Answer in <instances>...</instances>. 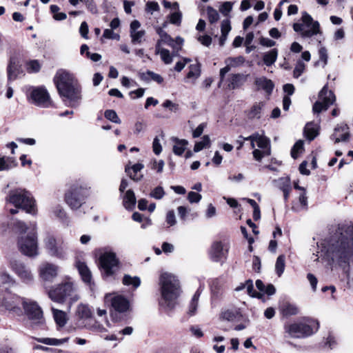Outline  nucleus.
<instances>
[{
  "instance_id": "obj_31",
  "label": "nucleus",
  "mask_w": 353,
  "mask_h": 353,
  "mask_svg": "<svg viewBox=\"0 0 353 353\" xmlns=\"http://www.w3.org/2000/svg\"><path fill=\"white\" fill-rule=\"evenodd\" d=\"M174 145L173 146V152L178 156H181L185 151L186 146L188 143L185 139H179L178 138H173Z\"/></svg>"
},
{
  "instance_id": "obj_55",
  "label": "nucleus",
  "mask_w": 353,
  "mask_h": 353,
  "mask_svg": "<svg viewBox=\"0 0 353 353\" xmlns=\"http://www.w3.org/2000/svg\"><path fill=\"white\" fill-rule=\"evenodd\" d=\"M182 14L179 11L172 13L170 16V22L174 25H180L181 23Z\"/></svg>"
},
{
  "instance_id": "obj_41",
  "label": "nucleus",
  "mask_w": 353,
  "mask_h": 353,
  "mask_svg": "<svg viewBox=\"0 0 353 353\" xmlns=\"http://www.w3.org/2000/svg\"><path fill=\"white\" fill-rule=\"evenodd\" d=\"M285 263L284 255H280L278 256L276 264L275 271L278 276H281L285 270Z\"/></svg>"
},
{
  "instance_id": "obj_47",
  "label": "nucleus",
  "mask_w": 353,
  "mask_h": 353,
  "mask_svg": "<svg viewBox=\"0 0 353 353\" xmlns=\"http://www.w3.org/2000/svg\"><path fill=\"white\" fill-rule=\"evenodd\" d=\"M145 34V31L143 30L132 32L130 33V37L132 38V42L133 43H140L142 41V39L143 38Z\"/></svg>"
},
{
  "instance_id": "obj_17",
  "label": "nucleus",
  "mask_w": 353,
  "mask_h": 353,
  "mask_svg": "<svg viewBox=\"0 0 353 353\" xmlns=\"http://www.w3.org/2000/svg\"><path fill=\"white\" fill-rule=\"evenodd\" d=\"M31 98L36 105L42 108H49L52 105L49 94L43 88L33 90L31 92Z\"/></svg>"
},
{
  "instance_id": "obj_35",
  "label": "nucleus",
  "mask_w": 353,
  "mask_h": 353,
  "mask_svg": "<svg viewBox=\"0 0 353 353\" xmlns=\"http://www.w3.org/2000/svg\"><path fill=\"white\" fill-rule=\"evenodd\" d=\"M68 337L63 338L61 339H57L54 338H41L37 339V341H39V343L48 345H60L68 342Z\"/></svg>"
},
{
  "instance_id": "obj_61",
  "label": "nucleus",
  "mask_w": 353,
  "mask_h": 353,
  "mask_svg": "<svg viewBox=\"0 0 353 353\" xmlns=\"http://www.w3.org/2000/svg\"><path fill=\"white\" fill-rule=\"evenodd\" d=\"M145 10L152 14L153 12L159 10V6L156 1H148L146 3Z\"/></svg>"
},
{
  "instance_id": "obj_45",
  "label": "nucleus",
  "mask_w": 353,
  "mask_h": 353,
  "mask_svg": "<svg viewBox=\"0 0 353 353\" xmlns=\"http://www.w3.org/2000/svg\"><path fill=\"white\" fill-rule=\"evenodd\" d=\"M105 117L110 121L115 123H121V120L119 118L117 112L113 110H107L104 113Z\"/></svg>"
},
{
  "instance_id": "obj_39",
  "label": "nucleus",
  "mask_w": 353,
  "mask_h": 353,
  "mask_svg": "<svg viewBox=\"0 0 353 353\" xmlns=\"http://www.w3.org/2000/svg\"><path fill=\"white\" fill-rule=\"evenodd\" d=\"M304 133L305 137L310 141L313 140L317 136V130L314 124L312 123H307L305 129Z\"/></svg>"
},
{
  "instance_id": "obj_15",
  "label": "nucleus",
  "mask_w": 353,
  "mask_h": 353,
  "mask_svg": "<svg viewBox=\"0 0 353 353\" xmlns=\"http://www.w3.org/2000/svg\"><path fill=\"white\" fill-rule=\"evenodd\" d=\"M104 301L105 303H110L114 310L120 313L126 312L130 307L128 299L121 295L107 294L104 297Z\"/></svg>"
},
{
  "instance_id": "obj_48",
  "label": "nucleus",
  "mask_w": 353,
  "mask_h": 353,
  "mask_svg": "<svg viewBox=\"0 0 353 353\" xmlns=\"http://www.w3.org/2000/svg\"><path fill=\"white\" fill-rule=\"evenodd\" d=\"M263 106V103L262 102L254 104L250 112V117L252 118L259 117Z\"/></svg>"
},
{
  "instance_id": "obj_25",
  "label": "nucleus",
  "mask_w": 353,
  "mask_h": 353,
  "mask_svg": "<svg viewBox=\"0 0 353 353\" xmlns=\"http://www.w3.org/2000/svg\"><path fill=\"white\" fill-rule=\"evenodd\" d=\"M255 85L258 90H263L268 94L272 93L274 86L273 82L265 77L256 78Z\"/></svg>"
},
{
  "instance_id": "obj_63",
  "label": "nucleus",
  "mask_w": 353,
  "mask_h": 353,
  "mask_svg": "<svg viewBox=\"0 0 353 353\" xmlns=\"http://www.w3.org/2000/svg\"><path fill=\"white\" fill-rule=\"evenodd\" d=\"M202 196L200 194L194 192H190L188 195V199L190 203H199L200 200L201 199Z\"/></svg>"
},
{
  "instance_id": "obj_53",
  "label": "nucleus",
  "mask_w": 353,
  "mask_h": 353,
  "mask_svg": "<svg viewBox=\"0 0 353 353\" xmlns=\"http://www.w3.org/2000/svg\"><path fill=\"white\" fill-rule=\"evenodd\" d=\"M41 65L38 61H30L27 63V70L28 72H37L39 71Z\"/></svg>"
},
{
  "instance_id": "obj_26",
  "label": "nucleus",
  "mask_w": 353,
  "mask_h": 353,
  "mask_svg": "<svg viewBox=\"0 0 353 353\" xmlns=\"http://www.w3.org/2000/svg\"><path fill=\"white\" fill-rule=\"evenodd\" d=\"M280 312L283 316L289 317L298 314L299 309L295 304L285 302L281 305Z\"/></svg>"
},
{
  "instance_id": "obj_18",
  "label": "nucleus",
  "mask_w": 353,
  "mask_h": 353,
  "mask_svg": "<svg viewBox=\"0 0 353 353\" xmlns=\"http://www.w3.org/2000/svg\"><path fill=\"white\" fill-rule=\"evenodd\" d=\"M301 19L305 28L307 29V31L304 32V37H312L320 32L319 23L314 21L309 14L303 12Z\"/></svg>"
},
{
  "instance_id": "obj_43",
  "label": "nucleus",
  "mask_w": 353,
  "mask_h": 353,
  "mask_svg": "<svg viewBox=\"0 0 353 353\" xmlns=\"http://www.w3.org/2000/svg\"><path fill=\"white\" fill-rule=\"evenodd\" d=\"M148 77L158 83H161L163 81V79L161 75L150 70L147 71L145 73L142 74L143 79H146Z\"/></svg>"
},
{
  "instance_id": "obj_40",
  "label": "nucleus",
  "mask_w": 353,
  "mask_h": 353,
  "mask_svg": "<svg viewBox=\"0 0 353 353\" xmlns=\"http://www.w3.org/2000/svg\"><path fill=\"white\" fill-rule=\"evenodd\" d=\"M319 60L315 63V65L322 63V67L325 68L327 64L328 54L325 47H321L319 50Z\"/></svg>"
},
{
  "instance_id": "obj_30",
  "label": "nucleus",
  "mask_w": 353,
  "mask_h": 353,
  "mask_svg": "<svg viewBox=\"0 0 353 353\" xmlns=\"http://www.w3.org/2000/svg\"><path fill=\"white\" fill-rule=\"evenodd\" d=\"M54 319L59 327H63L68 321L67 314L65 312L52 307Z\"/></svg>"
},
{
  "instance_id": "obj_24",
  "label": "nucleus",
  "mask_w": 353,
  "mask_h": 353,
  "mask_svg": "<svg viewBox=\"0 0 353 353\" xmlns=\"http://www.w3.org/2000/svg\"><path fill=\"white\" fill-rule=\"evenodd\" d=\"M220 317L223 320L233 322L240 321L242 318V315L239 310L231 308L222 311Z\"/></svg>"
},
{
  "instance_id": "obj_38",
  "label": "nucleus",
  "mask_w": 353,
  "mask_h": 353,
  "mask_svg": "<svg viewBox=\"0 0 353 353\" xmlns=\"http://www.w3.org/2000/svg\"><path fill=\"white\" fill-rule=\"evenodd\" d=\"M122 283L125 285H132L134 288H137L141 284V280L138 276L132 277L128 274H125Z\"/></svg>"
},
{
  "instance_id": "obj_7",
  "label": "nucleus",
  "mask_w": 353,
  "mask_h": 353,
  "mask_svg": "<svg viewBox=\"0 0 353 353\" xmlns=\"http://www.w3.org/2000/svg\"><path fill=\"white\" fill-rule=\"evenodd\" d=\"M319 328V324L317 321L307 319L302 322L285 324L284 332L286 337L303 339L312 336Z\"/></svg>"
},
{
  "instance_id": "obj_29",
  "label": "nucleus",
  "mask_w": 353,
  "mask_h": 353,
  "mask_svg": "<svg viewBox=\"0 0 353 353\" xmlns=\"http://www.w3.org/2000/svg\"><path fill=\"white\" fill-rule=\"evenodd\" d=\"M246 81V76L241 74L231 75L228 86L231 89H236L243 85Z\"/></svg>"
},
{
  "instance_id": "obj_56",
  "label": "nucleus",
  "mask_w": 353,
  "mask_h": 353,
  "mask_svg": "<svg viewBox=\"0 0 353 353\" xmlns=\"http://www.w3.org/2000/svg\"><path fill=\"white\" fill-rule=\"evenodd\" d=\"M162 106L165 108L169 109L171 112H176L179 110V105L177 103H173L170 100H165Z\"/></svg>"
},
{
  "instance_id": "obj_28",
  "label": "nucleus",
  "mask_w": 353,
  "mask_h": 353,
  "mask_svg": "<svg viewBox=\"0 0 353 353\" xmlns=\"http://www.w3.org/2000/svg\"><path fill=\"white\" fill-rule=\"evenodd\" d=\"M155 53L161 56V59L164 63L170 64L172 62L173 54H171L168 50L161 47V41H157L156 44Z\"/></svg>"
},
{
  "instance_id": "obj_60",
  "label": "nucleus",
  "mask_w": 353,
  "mask_h": 353,
  "mask_svg": "<svg viewBox=\"0 0 353 353\" xmlns=\"http://www.w3.org/2000/svg\"><path fill=\"white\" fill-rule=\"evenodd\" d=\"M307 279L310 284L312 291L316 292L318 283L317 278L313 274L308 273L307 274Z\"/></svg>"
},
{
  "instance_id": "obj_46",
  "label": "nucleus",
  "mask_w": 353,
  "mask_h": 353,
  "mask_svg": "<svg viewBox=\"0 0 353 353\" xmlns=\"http://www.w3.org/2000/svg\"><path fill=\"white\" fill-rule=\"evenodd\" d=\"M207 14L208 20L211 23H214L219 19L218 12L212 7L207 8Z\"/></svg>"
},
{
  "instance_id": "obj_27",
  "label": "nucleus",
  "mask_w": 353,
  "mask_h": 353,
  "mask_svg": "<svg viewBox=\"0 0 353 353\" xmlns=\"http://www.w3.org/2000/svg\"><path fill=\"white\" fill-rule=\"evenodd\" d=\"M245 139H256L257 146L261 150H266L270 149V140L263 135L259 134V133L253 134Z\"/></svg>"
},
{
  "instance_id": "obj_54",
  "label": "nucleus",
  "mask_w": 353,
  "mask_h": 353,
  "mask_svg": "<svg viewBox=\"0 0 353 353\" xmlns=\"http://www.w3.org/2000/svg\"><path fill=\"white\" fill-rule=\"evenodd\" d=\"M165 195V191L161 186H158L155 188L150 193V196L156 199H161Z\"/></svg>"
},
{
  "instance_id": "obj_12",
  "label": "nucleus",
  "mask_w": 353,
  "mask_h": 353,
  "mask_svg": "<svg viewBox=\"0 0 353 353\" xmlns=\"http://www.w3.org/2000/svg\"><path fill=\"white\" fill-rule=\"evenodd\" d=\"M45 248L49 255L59 259H65L67 254V245L61 240L52 236L45 239Z\"/></svg>"
},
{
  "instance_id": "obj_58",
  "label": "nucleus",
  "mask_w": 353,
  "mask_h": 353,
  "mask_svg": "<svg viewBox=\"0 0 353 353\" xmlns=\"http://www.w3.org/2000/svg\"><path fill=\"white\" fill-rule=\"evenodd\" d=\"M244 61V59L242 57H238L236 58H228L227 59L225 63H228L231 67L237 66Z\"/></svg>"
},
{
  "instance_id": "obj_37",
  "label": "nucleus",
  "mask_w": 353,
  "mask_h": 353,
  "mask_svg": "<svg viewBox=\"0 0 353 353\" xmlns=\"http://www.w3.org/2000/svg\"><path fill=\"white\" fill-rule=\"evenodd\" d=\"M200 292H199V290H198L195 294H194L192 300H191V302L190 303V305H189V309H188V313L190 315V316H193L196 314V310H197V307H198V302H199V297H200Z\"/></svg>"
},
{
  "instance_id": "obj_5",
  "label": "nucleus",
  "mask_w": 353,
  "mask_h": 353,
  "mask_svg": "<svg viewBox=\"0 0 353 353\" xmlns=\"http://www.w3.org/2000/svg\"><path fill=\"white\" fill-rule=\"evenodd\" d=\"M48 294L52 301L59 303L68 301L70 305H72L80 299L77 285L70 281L57 285L50 289Z\"/></svg>"
},
{
  "instance_id": "obj_13",
  "label": "nucleus",
  "mask_w": 353,
  "mask_h": 353,
  "mask_svg": "<svg viewBox=\"0 0 353 353\" xmlns=\"http://www.w3.org/2000/svg\"><path fill=\"white\" fill-rule=\"evenodd\" d=\"M10 269L19 278L22 283L31 284L34 281V274L30 268L21 261L12 260L10 262Z\"/></svg>"
},
{
  "instance_id": "obj_10",
  "label": "nucleus",
  "mask_w": 353,
  "mask_h": 353,
  "mask_svg": "<svg viewBox=\"0 0 353 353\" xmlns=\"http://www.w3.org/2000/svg\"><path fill=\"white\" fill-rule=\"evenodd\" d=\"M99 266L105 276L113 275L119 268V259L112 252H105L99 257Z\"/></svg>"
},
{
  "instance_id": "obj_4",
  "label": "nucleus",
  "mask_w": 353,
  "mask_h": 353,
  "mask_svg": "<svg viewBox=\"0 0 353 353\" xmlns=\"http://www.w3.org/2000/svg\"><path fill=\"white\" fill-rule=\"evenodd\" d=\"M17 226L24 234L30 230V228L22 221H19ZM31 230L28 234H23L19 238L17 245L23 254L29 257H35L39 255L35 223L31 224Z\"/></svg>"
},
{
  "instance_id": "obj_9",
  "label": "nucleus",
  "mask_w": 353,
  "mask_h": 353,
  "mask_svg": "<svg viewBox=\"0 0 353 353\" xmlns=\"http://www.w3.org/2000/svg\"><path fill=\"white\" fill-rule=\"evenodd\" d=\"M88 196L86 188L78 185H72L65 195L67 204L72 209H78L81 206L85 198Z\"/></svg>"
},
{
  "instance_id": "obj_64",
  "label": "nucleus",
  "mask_w": 353,
  "mask_h": 353,
  "mask_svg": "<svg viewBox=\"0 0 353 353\" xmlns=\"http://www.w3.org/2000/svg\"><path fill=\"white\" fill-rule=\"evenodd\" d=\"M163 34V37L161 39H160L158 41H161V44L163 43L168 45L170 47H174V39L167 33Z\"/></svg>"
},
{
  "instance_id": "obj_19",
  "label": "nucleus",
  "mask_w": 353,
  "mask_h": 353,
  "mask_svg": "<svg viewBox=\"0 0 353 353\" xmlns=\"http://www.w3.org/2000/svg\"><path fill=\"white\" fill-rule=\"evenodd\" d=\"M228 249L221 242H214L210 251V256L213 261L219 262L222 259H225L228 254Z\"/></svg>"
},
{
  "instance_id": "obj_52",
  "label": "nucleus",
  "mask_w": 353,
  "mask_h": 353,
  "mask_svg": "<svg viewBox=\"0 0 353 353\" xmlns=\"http://www.w3.org/2000/svg\"><path fill=\"white\" fill-rule=\"evenodd\" d=\"M79 1L83 3L87 9L92 13L97 14L98 12V9L94 0H79Z\"/></svg>"
},
{
  "instance_id": "obj_6",
  "label": "nucleus",
  "mask_w": 353,
  "mask_h": 353,
  "mask_svg": "<svg viewBox=\"0 0 353 353\" xmlns=\"http://www.w3.org/2000/svg\"><path fill=\"white\" fill-rule=\"evenodd\" d=\"M6 201L17 208H21L27 213L36 214L35 201L31 194L24 189L10 190L6 197Z\"/></svg>"
},
{
  "instance_id": "obj_22",
  "label": "nucleus",
  "mask_w": 353,
  "mask_h": 353,
  "mask_svg": "<svg viewBox=\"0 0 353 353\" xmlns=\"http://www.w3.org/2000/svg\"><path fill=\"white\" fill-rule=\"evenodd\" d=\"M76 267L79 271V274L81 275L83 281L88 285L91 289H92L94 283L92 281L91 271L88 268V265L84 262L79 261L76 263Z\"/></svg>"
},
{
  "instance_id": "obj_44",
  "label": "nucleus",
  "mask_w": 353,
  "mask_h": 353,
  "mask_svg": "<svg viewBox=\"0 0 353 353\" xmlns=\"http://www.w3.org/2000/svg\"><path fill=\"white\" fill-rule=\"evenodd\" d=\"M303 150V141L299 140L296 142V143L294 145V146L291 150L292 157L294 159H296L299 153L302 152Z\"/></svg>"
},
{
  "instance_id": "obj_62",
  "label": "nucleus",
  "mask_w": 353,
  "mask_h": 353,
  "mask_svg": "<svg viewBox=\"0 0 353 353\" xmlns=\"http://www.w3.org/2000/svg\"><path fill=\"white\" fill-rule=\"evenodd\" d=\"M146 124L143 121H137L134 123V134H139L145 128Z\"/></svg>"
},
{
  "instance_id": "obj_32",
  "label": "nucleus",
  "mask_w": 353,
  "mask_h": 353,
  "mask_svg": "<svg viewBox=\"0 0 353 353\" xmlns=\"http://www.w3.org/2000/svg\"><path fill=\"white\" fill-rule=\"evenodd\" d=\"M189 69L190 70L187 74L186 79H190L194 83L201 75V65L199 63L192 64L190 65Z\"/></svg>"
},
{
  "instance_id": "obj_34",
  "label": "nucleus",
  "mask_w": 353,
  "mask_h": 353,
  "mask_svg": "<svg viewBox=\"0 0 353 353\" xmlns=\"http://www.w3.org/2000/svg\"><path fill=\"white\" fill-rule=\"evenodd\" d=\"M77 315L80 319H89L92 316V312L89 306L86 304L81 303L77 306Z\"/></svg>"
},
{
  "instance_id": "obj_20",
  "label": "nucleus",
  "mask_w": 353,
  "mask_h": 353,
  "mask_svg": "<svg viewBox=\"0 0 353 353\" xmlns=\"http://www.w3.org/2000/svg\"><path fill=\"white\" fill-rule=\"evenodd\" d=\"M350 137V129L347 124L341 123L337 125L334 129V132L330 136V139L334 143L341 141H347Z\"/></svg>"
},
{
  "instance_id": "obj_36",
  "label": "nucleus",
  "mask_w": 353,
  "mask_h": 353,
  "mask_svg": "<svg viewBox=\"0 0 353 353\" xmlns=\"http://www.w3.org/2000/svg\"><path fill=\"white\" fill-rule=\"evenodd\" d=\"M278 56V51L276 49H272L270 52L265 53L263 55V62L267 66H270L274 63L276 61Z\"/></svg>"
},
{
  "instance_id": "obj_11",
  "label": "nucleus",
  "mask_w": 353,
  "mask_h": 353,
  "mask_svg": "<svg viewBox=\"0 0 353 353\" xmlns=\"http://www.w3.org/2000/svg\"><path fill=\"white\" fill-rule=\"evenodd\" d=\"M23 307L25 314L32 324L41 325L44 323L43 311L37 302L25 299Z\"/></svg>"
},
{
  "instance_id": "obj_57",
  "label": "nucleus",
  "mask_w": 353,
  "mask_h": 353,
  "mask_svg": "<svg viewBox=\"0 0 353 353\" xmlns=\"http://www.w3.org/2000/svg\"><path fill=\"white\" fill-rule=\"evenodd\" d=\"M232 3L230 1L224 2L219 8L220 12L225 16H227L232 9Z\"/></svg>"
},
{
  "instance_id": "obj_16",
  "label": "nucleus",
  "mask_w": 353,
  "mask_h": 353,
  "mask_svg": "<svg viewBox=\"0 0 353 353\" xmlns=\"http://www.w3.org/2000/svg\"><path fill=\"white\" fill-rule=\"evenodd\" d=\"M38 272L39 277L43 281L52 282L58 275L59 266L52 263L43 262L39 265Z\"/></svg>"
},
{
  "instance_id": "obj_59",
  "label": "nucleus",
  "mask_w": 353,
  "mask_h": 353,
  "mask_svg": "<svg viewBox=\"0 0 353 353\" xmlns=\"http://www.w3.org/2000/svg\"><path fill=\"white\" fill-rule=\"evenodd\" d=\"M221 34L228 35L231 30L230 21L228 19H225L221 22Z\"/></svg>"
},
{
  "instance_id": "obj_21",
  "label": "nucleus",
  "mask_w": 353,
  "mask_h": 353,
  "mask_svg": "<svg viewBox=\"0 0 353 353\" xmlns=\"http://www.w3.org/2000/svg\"><path fill=\"white\" fill-rule=\"evenodd\" d=\"M21 72L18 59L15 57H11L7 67L8 81L15 80Z\"/></svg>"
},
{
  "instance_id": "obj_1",
  "label": "nucleus",
  "mask_w": 353,
  "mask_h": 353,
  "mask_svg": "<svg viewBox=\"0 0 353 353\" xmlns=\"http://www.w3.org/2000/svg\"><path fill=\"white\" fill-rule=\"evenodd\" d=\"M353 243V225L339 227L328 239L321 243V256L332 263L342 265L348 263L351 255L350 244Z\"/></svg>"
},
{
  "instance_id": "obj_8",
  "label": "nucleus",
  "mask_w": 353,
  "mask_h": 353,
  "mask_svg": "<svg viewBox=\"0 0 353 353\" xmlns=\"http://www.w3.org/2000/svg\"><path fill=\"white\" fill-rule=\"evenodd\" d=\"M25 299L12 293L4 286L0 285V304L7 310L17 315L21 314V305Z\"/></svg>"
},
{
  "instance_id": "obj_49",
  "label": "nucleus",
  "mask_w": 353,
  "mask_h": 353,
  "mask_svg": "<svg viewBox=\"0 0 353 353\" xmlns=\"http://www.w3.org/2000/svg\"><path fill=\"white\" fill-rule=\"evenodd\" d=\"M305 69V64L302 61H298L293 71V76L295 78L299 77Z\"/></svg>"
},
{
  "instance_id": "obj_51",
  "label": "nucleus",
  "mask_w": 353,
  "mask_h": 353,
  "mask_svg": "<svg viewBox=\"0 0 353 353\" xmlns=\"http://www.w3.org/2000/svg\"><path fill=\"white\" fill-rule=\"evenodd\" d=\"M246 290L248 292V294L252 296V297H258L261 298V294L260 293H258L254 290V285L252 280H248L246 281Z\"/></svg>"
},
{
  "instance_id": "obj_3",
  "label": "nucleus",
  "mask_w": 353,
  "mask_h": 353,
  "mask_svg": "<svg viewBox=\"0 0 353 353\" xmlns=\"http://www.w3.org/2000/svg\"><path fill=\"white\" fill-rule=\"evenodd\" d=\"M159 285L161 295L159 305L167 310H171L181 292L180 282L174 274L163 272L159 277Z\"/></svg>"
},
{
  "instance_id": "obj_2",
  "label": "nucleus",
  "mask_w": 353,
  "mask_h": 353,
  "mask_svg": "<svg viewBox=\"0 0 353 353\" xmlns=\"http://www.w3.org/2000/svg\"><path fill=\"white\" fill-rule=\"evenodd\" d=\"M54 81L59 95L69 105L76 107L79 105L81 99V87L74 77L70 72L60 69L54 77Z\"/></svg>"
},
{
  "instance_id": "obj_42",
  "label": "nucleus",
  "mask_w": 353,
  "mask_h": 353,
  "mask_svg": "<svg viewBox=\"0 0 353 353\" xmlns=\"http://www.w3.org/2000/svg\"><path fill=\"white\" fill-rule=\"evenodd\" d=\"M210 145V138L205 135L201 141L196 142L194 147V151L198 152Z\"/></svg>"
},
{
  "instance_id": "obj_23",
  "label": "nucleus",
  "mask_w": 353,
  "mask_h": 353,
  "mask_svg": "<svg viewBox=\"0 0 353 353\" xmlns=\"http://www.w3.org/2000/svg\"><path fill=\"white\" fill-rule=\"evenodd\" d=\"M144 168L143 164L138 163L132 166L127 165L125 168V172L128 176L134 181H139L143 178V174L139 173Z\"/></svg>"
},
{
  "instance_id": "obj_14",
  "label": "nucleus",
  "mask_w": 353,
  "mask_h": 353,
  "mask_svg": "<svg viewBox=\"0 0 353 353\" xmlns=\"http://www.w3.org/2000/svg\"><path fill=\"white\" fill-rule=\"evenodd\" d=\"M335 101L334 93L327 90L325 85L319 92V101H316L313 105V111L319 113L325 110Z\"/></svg>"
},
{
  "instance_id": "obj_33",
  "label": "nucleus",
  "mask_w": 353,
  "mask_h": 353,
  "mask_svg": "<svg viewBox=\"0 0 353 353\" xmlns=\"http://www.w3.org/2000/svg\"><path fill=\"white\" fill-rule=\"evenodd\" d=\"M136 204V197L132 190H128L123 197V205L126 209H132Z\"/></svg>"
},
{
  "instance_id": "obj_50",
  "label": "nucleus",
  "mask_w": 353,
  "mask_h": 353,
  "mask_svg": "<svg viewBox=\"0 0 353 353\" xmlns=\"http://www.w3.org/2000/svg\"><path fill=\"white\" fill-rule=\"evenodd\" d=\"M270 149H268L266 150L254 149L252 153L254 158L256 161H261L263 157L269 156L270 154Z\"/></svg>"
}]
</instances>
